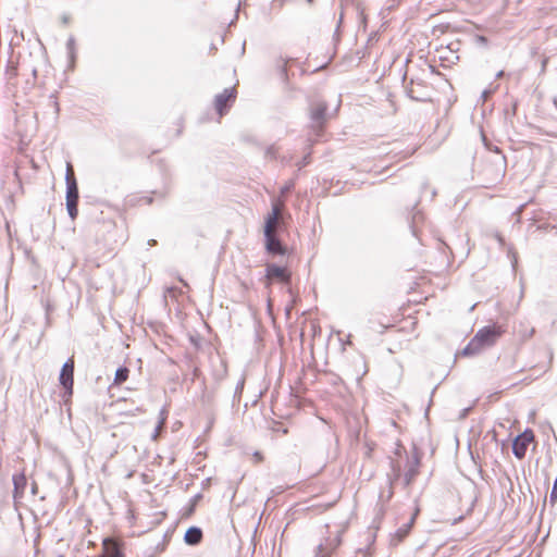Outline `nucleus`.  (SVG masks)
<instances>
[{
	"label": "nucleus",
	"mask_w": 557,
	"mask_h": 557,
	"mask_svg": "<svg viewBox=\"0 0 557 557\" xmlns=\"http://www.w3.org/2000/svg\"><path fill=\"white\" fill-rule=\"evenodd\" d=\"M503 333L504 330L499 325H486L476 332L461 354L467 357L478 355L483 349L495 345Z\"/></svg>",
	"instance_id": "f257e3e1"
},
{
	"label": "nucleus",
	"mask_w": 557,
	"mask_h": 557,
	"mask_svg": "<svg viewBox=\"0 0 557 557\" xmlns=\"http://www.w3.org/2000/svg\"><path fill=\"white\" fill-rule=\"evenodd\" d=\"M496 152L497 154L488 161L482 171L485 181V187H491L502 182L506 174V157L500 154L498 149H496Z\"/></svg>",
	"instance_id": "f03ea898"
},
{
	"label": "nucleus",
	"mask_w": 557,
	"mask_h": 557,
	"mask_svg": "<svg viewBox=\"0 0 557 557\" xmlns=\"http://www.w3.org/2000/svg\"><path fill=\"white\" fill-rule=\"evenodd\" d=\"M65 182H66V210L72 220H75L78 214V199H79V193H78V186L76 178L74 176L73 168L71 163H67L66 165V175H65Z\"/></svg>",
	"instance_id": "7ed1b4c3"
},
{
	"label": "nucleus",
	"mask_w": 557,
	"mask_h": 557,
	"mask_svg": "<svg viewBox=\"0 0 557 557\" xmlns=\"http://www.w3.org/2000/svg\"><path fill=\"white\" fill-rule=\"evenodd\" d=\"M326 110L327 106L324 101H315L310 106L311 128L317 136H320L326 122Z\"/></svg>",
	"instance_id": "20e7f679"
},
{
	"label": "nucleus",
	"mask_w": 557,
	"mask_h": 557,
	"mask_svg": "<svg viewBox=\"0 0 557 557\" xmlns=\"http://www.w3.org/2000/svg\"><path fill=\"white\" fill-rule=\"evenodd\" d=\"M391 469H392V472L387 474V488H386V491L385 490L381 491V493L379 495V500L382 504L388 503L392 499V497L394 495L393 486H394L395 482H397L401 478L400 463L395 462L394 460H391Z\"/></svg>",
	"instance_id": "39448f33"
},
{
	"label": "nucleus",
	"mask_w": 557,
	"mask_h": 557,
	"mask_svg": "<svg viewBox=\"0 0 557 557\" xmlns=\"http://www.w3.org/2000/svg\"><path fill=\"white\" fill-rule=\"evenodd\" d=\"M534 440V434L531 430H525L523 433L518 435L512 443V454L518 459H522L525 456L528 445Z\"/></svg>",
	"instance_id": "423d86ee"
},
{
	"label": "nucleus",
	"mask_w": 557,
	"mask_h": 557,
	"mask_svg": "<svg viewBox=\"0 0 557 557\" xmlns=\"http://www.w3.org/2000/svg\"><path fill=\"white\" fill-rule=\"evenodd\" d=\"M283 208V202L276 201L272 203V210L269 212L264 219V230L263 233H276V230L280 225L281 212Z\"/></svg>",
	"instance_id": "0eeeda50"
},
{
	"label": "nucleus",
	"mask_w": 557,
	"mask_h": 557,
	"mask_svg": "<svg viewBox=\"0 0 557 557\" xmlns=\"http://www.w3.org/2000/svg\"><path fill=\"white\" fill-rule=\"evenodd\" d=\"M236 90L234 87L225 88L222 92L218 94L214 99L216 112L222 116L235 101Z\"/></svg>",
	"instance_id": "6e6552de"
},
{
	"label": "nucleus",
	"mask_w": 557,
	"mask_h": 557,
	"mask_svg": "<svg viewBox=\"0 0 557 557\" xmlns=\"http://www.w3.org/2000/svg\"><path fill=\"white\" fill-rule=\"evenodd\" d=\"M73 375H74V360L67 359L60 372L59 381L65 391L72 395L73 393Z\"/></svg>",
	"instance_id": "1a4fd4ad"
},
{
	"label": "nucleus",
	"mask_w": 557,
	"mask_h": 557,
	"mask_svg": "<svg viewBox=\"0 0 557 557\" xmlns=\"http://www.w3.org/2000/svg\"><path fill=\"white\" fill-rule=\"evenodd\" d=\"M419 467L420 458L417 453H414L411 457L407 456L406 471L403 476V483L405 487H408L418 475Z\"/></svg>",
	"instance_id": "9d476101"
},
{
	"label": "nucleus",
	"mask_w": 557,
	"mask_h": 557,
	"mask_svg": "<svg viewBox=\"0 0 557 557\" xmlns=\"http://www.w3.org/2000/svg\"><path fill=\"white\" fill-rule=\"evenodd\" d=\"M341 544V535L336 533L334 536L326 537L317 547L315 557H329Z\"/></svg>",
	"instance_id": "9b49d317"
},
{
	"label": "nucleus",
	"mask_w": 557,
	"mask_h": 557,
	"mask_svg": "<svg viewBox=\"0 0 557 557\" xmlns=\"http://www.w3.org/2000/svg\"><path fill=\"white\" fill-rule=\"evenodd\" d=\"M265 277L269 281L276 278L285 284H289L290 282V273L286 270V268L276 265L274 263L267 264Z\"/></svg>",
	"instance_id": "f8f14e48"
},
{
	"label": "nucleus",
	"mask_w": 557,
	"mask_h": 557,
	"mask_svg": "<svg viewBox=\"0 0 557 557\" xmlns=\"http://www.w3.org/2000/svg\"><path fill=\"white\" fill-rule=\"evenodd\" d=\"M418 512L419 509H416L409 521L404 523L400 528H398L396 532L391 536L392 546H397L409 534Z\"/></svg>",
	"instance_id": "ddd939ff"
},
{
	"label": "nucleus",
	"mask_w": 557,
	"mask_h": 557,
	"mask_svg": "<svg viewBox=\"0 0 557 557\" xmlns=\"http://www.w3.org/2000/svg\"><path fill=\"white\" fill-rule=\"evenodd\" d=\"M265 249L271 255H285L286 248L276 236V233H264Z\"/></svg>",
	"instance_id": "4468645a"
},
{
	"label": "nucleus",
	"mask_w": 557,
	"mask_h": 557,
	"mask_svg": "<svg viewBox=\"0 0 557 557\" xmlns=\"http://www.w3.org/2000/svg\"><path fill=\"white\" fill-rule=\"evenodd\" d=\"M13 497L15 500H20L23 498L26 486H27V479L26 475L22 472L20 474L13 475Z\"/></svg>",
	"instance_id": "2eb2a0df"
},
{
	"label": "nucleus",
	"mask_w": 557,
	"mask_h": 557,
	"mask_svg": "<svg viewBox=\"0 0 557 557\" xmlns=\"http://www.w3.org/2000/svg\"><path fill=\"white\" fill-rule=\"evenodd\" d=\"M202 540V531L198 527H189L184 535L187 545H198Z\"/></svg>",
	"instance_id": "dca6fc26"
},
{
	"label": "nucleus",
	"mask_w": 557,
	"mask_h": 557,
	"mask_svg": "<svg viewBox=\"0 0 557 557\" xmlns=\"http://www.w3.org/2000/svg\"><path fill=\"white\" fill-rule=\"evenodd\" d=\"M66 50L67 57L71 63V67L74 66L75 57H76V47H75V38L71 36L66 41Z\"/></svg>",
	"instance_id": "f3484780"
},
{
	"label": "nucleus",
	"mask_w": 557,
	"mask_h": 557,
	"mask_svg": "<svg viewBox=\"0 0 557 557\" xmlns=\"http://www.w3.org/2000/svg\"><path fill=\"white\" fill-rule=\"evenodd\" d=\"M410 84H411V87L406 88V92H407L408 97H410L411 99L417 100V101H425L426 97L423 94L419 92V89H416L413 87L414 79H411Z\"/></svg>",
	"instance_id": "a211bd4d"
},
{
	"label": "nucleus",
	"mask_w": 557,
	"mask_h": 557,
	"mask_svg": "<svg viewBox=\"0 0 557 557\" xmlns=\"http://www.w3.org/2000/svg\"><path fill=\"white\" fill-rule=\"evenodd\" d=\"M128 373L129 371L126 367L117 368V370L115 371L114 383L116 385L124 383L128 377Z\"/></svg>",
	"instance_id": "6ab92c4d"
},
{
	"label": "nucleus",
	"mask_w": 557,
	"mask_h": 557,
	"mask_svg": "<svg viewBox=\"0 0 557 557\" xmlns=\"http://www.w3.org/2000/svg\"><path fill=\"white\" fill-rule=\"evenodd\" d=\"M423 219L422 214L420 212H417L413 214L412 216V225H411V228H412V232L413 234L416 235V227H417V224Z\"/></svg>",
	"instance_id": "aec40b11"
},
{
	"label": "nucleus",
	"mask_w": 557,
	"mask_h": 557,
	"mask_svg": "<svg viewBox=\"0 0 557 557\" xmlns=\"http://www.w3.org/2000/svg\"><path fill=\"white\" fill-rule=\"evenodd\" d=\"M164 421H165V418H161V420L159 421L158 425L156 426V430H154V432L152 434V438L153 440H157V437L159 436V432L162 429V426L164 424Z\"/></svg>",
	"instance_id": "412c9836"
},
{
	"label": "nucleus",
	"mask_w": 557,
	"mask_h": 557,
	"mask_svg": "<svg viewBox=\"0 0 557 557\" xmlns=\"http://www.w3.org/2000/svg\"><path fill=\"white\" fill-rule=\"evenodd\" d=\"M265 157L271 159L276 158V148L274 146H270L265 151Z\"/></svg>",
	"instance_id": "4be33fe9"
},
{
	"label": "nucleus",
	"mask_w": 557,
	"mask_h": 557,
	"mask_svg": "<svg viewBox=\"0 0 557 557\" xmlns=\"http://www.w3.org/2000/svg\"><path fill=\"white\" fill-rule=\"evenodd\" d=\"M309 153L302 158V160L299 162V168L306 166L309 163Z\"/></svg>",
	"instance_id": "5701e85b"
},
{
	"label": "nucleus",
	"mask_w": 557,
	"mask_h": 557,
	"mask_svg": "<svg viewBox=\"0 0 557 557\" xmlns=\"http://www.w3.org/2000/svg\"><path fill=\"white\" fill-rule=\"evenodd\" d=\"M38 492V486H37V483L36 482H33L32 483V487H30V493L32 495H36Z\"/></svg>",
	"instance_id": "b1692460"
},
{
	"label": "nucleus",
	"mask_w": 557,
	"mask_h": 557,
	"mask_svg": "<svg viewBox=\"0 0 557 557\" xmlns=\"http://www.w3.org/2000/svg\"><path fill=\"white\" fill-rule=\"evenodd\" d=\"M491 94H492L491 90H487V89L483 90V92H482L483 100L485 101L490 97Z\"/></svg>",
	"instance_id": "393cba45"
},
{
	"label": "nucleus",
	"mask_w": 557,
	"mask_h": 557,
	"mask_svg": "<svg viewBox=\"0 0 557 557\" xmlns=\"http://www.w3.org/2000/svg\"><path fill=\"white\" fill-rule=\"evenodd\" d=\"M286 1L287 0H273V5H275L277 3L278 7L282 8Z\"/></svg>",
	"instance_id": "a878e982"
},
{
	"label": "nucleus",
	"mask_w": 557,
	"mask_h": 557,
	"mask_svg": "<svg viewBox=\"0 0 557 557\" xmlns=\"http://www.w3.org/2000/svg\"><path fill=\"white\" fill-rule=\"evenodd\" d=\"M244 387V380H240L236 386V393H238L239 391H242Z\"/></svg>",
	"instance_id": "bb28decb"
},
{
	"label": "nucleus",
	"mask_w": 557,
	"mask_h": 557,
	"mask_svg": "<svg viewBox=\"0 0 557 557\" xmlns=\"http://www.w3.org/2000/svg\"><path fill=\"white\" fill-rule=\"evenodd\" d=\"M496 239H497V242H498L500 245H503V244H504V238H503V236H502L500 234H496Z\"/></svg>",
	"instance_id": "cd10ccee"
},
{
	"label": "nucleus",
	"mask_w": 557,
	"mask_h": 557,
	"mask_svg": "<svg viewBox=\"0 0 557 557\" xmlns=\"http://www.w3.org/2000/svg\"><path fill=\"white\" fill-rule=\"evenodd\" d=\"M504 74H505V73H504V71H499V72L496 74V77H497V78H500V77H503V76H504Z\"/></svg>",
	"instance_id": "c85d7f7f"
},
{
	"label": "nucleus",
	"mask_w": 557,
	"mask_h": 557,
	"mask_svg": "<svg viewBox=\"0 0 557 557\" xmlns=\"http://www.w3.org/2000/svg\"><path fill=\"white\" fill-rule=\"evenodd\" d=\"M413 152H414V149H411V150L407 151L404 157H408V156L412 154Z\"/></svg>",
	"instance_id": "c756f323"
},
{
	"label": "nucleus",
	"mask_w": 557,
	"mask_h": 557,
	"mask_svg": "<svg viewBox=\"0 0 557 557\" xmlns=\"http://www.w3.org/2000/svg\"><path fill=\"white\" fill-rule=\"evenodd\" d=\"M479 40H480V42H484V44L486 42V38H485V37H483V36H480V37H479Z\"/></svg>",
	"instance_id": "7c9ffc66"
},
{
	"label": "nucleus",
	"mask_w": 557,
	"mask_h": 557,
	"mask_svg": "<svg viewBox=\"0 0 557 557\" xmlns=\"http://www.w3.org/2000/svg\"><path fill=\"white\" fill-rule=\"evenodd\" d=\"M148 244H149L150 246L156 245V240H154V239H150V240L148 242Z\"/></svg>",
	"instance_id": "2f4dec72"
},
{
	"label": "nucleus",
	"mask_w": 557,
	"mask_h": 557,
	"mask_svg": "<svg viewBox=\"0 0 557 557\" xmlns=\"http://www.w3.org/2000/svg\"><path fill=\"white\" fill-rule=\"evenodd\" d=\"M468 411H469V408L465 409V410H463V413H462V417H466V414L468 413Z\"/></svg>",
	"instance_id": "473e14b6"
},
{
	"label": "nucleus",
	"mask_w": 557,
	"mask_h": 557,
	"mask_svg": "<svg viewBox=\"0 0 557 557\" xmlns=\"http://www.w3.org/2000/svg\"><path fill=\"white\" fill-rule=\"evenodd\" d=\"M255 456H256V458L261 459V455H260V453H256V454H255Z\"/></svg>",
	"instance_id": "72a5a7b5"
},
{
	"label": "nucleus",
	"mask_w": 557,
	"mask_h": 557,
	"mask_svg": "<svg viewBox=\"0 0 557 557\" xmlns=\"http://www.w3.org/2000/svg\"><path fill=\"white\" fill-rule=\"evenodd\" d=\"M282 73H283L284 75L286 74V67H285V66H283V67H282Z\"/></svg>",
	"instance_id": "f704fd0d"
},
{
	"label": "nucleus",
	"mask_w": 557,
	"mask_h": 557,
	"mask_svg": "<svg viewBox=\"0 0 557 557\" xmlns=\"http://www.w3.org/2000/svg\"><path fill=\"white\" fill-rule=\"evenodd\" d=\"M435 195H436V191H435V190H433V191H432V198H433V197H435Z\"/></svg>",
	"instance_id": "c9c22d12"
},
{
	"label": "nucleus",
	"mask_w": 557,
	"mask_h": 557,
	"mask_svg": "<svg viewBox=\"0 0 557 557\" xmlns=\"http://www.w3.org/2000/svg\"><path fill=\"white\" fill-rule=\"evenodd\" d=\"M308 2H312V0H307Z\"/></svg>",
	"instance_id": "e433bc0d"
}]
</instances>
